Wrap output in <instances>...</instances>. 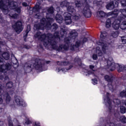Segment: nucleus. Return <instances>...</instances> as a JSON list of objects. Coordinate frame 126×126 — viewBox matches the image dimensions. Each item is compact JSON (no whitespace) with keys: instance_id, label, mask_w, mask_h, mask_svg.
I'll return each mask as SVG.
<instances>
[{"instance_id":"f257e3e1","label":"nucleus","mask_w":126,"mask_h":126,"mask_svg":"<svg viewBox=\"0 0 126 126\" xmlns=\"http://www.w3.org/2000/svg\"><path fill=\"white\" fill-rule=\"evenodd\" d=\"M61 30L60 33L56 32L54 35L51 33L42 34L39 31L36 32L34 34L36 39H38L39 41L42 42L43 45L47 49H54L58 52H64V51H74L75 48H79L81 44V42L78 40L76 42L75 45L71 43V42H74L75 39L78 36V33L76 32L75 30H72L69 33L67 37V32H66V28L64 26L61 27Z\"/></svg>"},{"instance_id":"f03ea898","label":"nucleus","mask_w":126,"mask_h":126,"mask_svg":"<svg viewBox=\"0 0 126 126\" xmlns=\"http://www.w3.org/2000/svg\"><path fill=\"white\" fill-rule=\"evenodd\" d=\"M38 2H36V5L32 9V12L35 14L34 18L38 19H41V17L40 16V12L41 10H44L41 7V1L42 2L43 0H37ZM75 5L76 7H81L83 10L81 12L85 16L89 18L91 17L92 13L90 10V5H91V2L89 0H76L75 1Z\"/></svg>"},{"instance_id":"7ed1b4c3","label":"nucleus","mask_w":126,"mask_h":126,"mask_svg":"<svg viewBox=\"0 0 126 126\" xmlns=\"http://www.w3.org/2000/svg\"><path fill=\"white\" fill-rule=\"evenodd\" d=\"M49 14L46 15V19L45 18H42L40 20V23L38 24H35L34 25L33 29L34 30H44V29H47V30H50L51 29V31H56L58 29V25L56 23H54L51 25L52 23L54 22V19L52 18L51 17H49V15L52 16L54 15V7H50V8L47 9Z\"/></svg>"},{"instance_id":"20e7f679","label":"nucleus","mask_w":126,"mask_h":126,"mask_svg":"<svg viewBox=\"0 0 126 126\" xmlns=\"http://www.w3.org/2000/svg\"><path fill=\"white\" fill-rule=\"evenodd\" d=\"M60 6L61 7H67L68 12L65 13L64 16H65V22L67 25H69L71 23V18L76 21L80 19V15L75 11L74 7L70 5V3L66 1H63L60 3Z\"/></svg>"},{"instance_id":"39448f33","label":"nucleus","mask_w":126,"mask_h":126,"mask_svg":"<svg viewBox=\"0 0 126 126\" xmlns=\"http://www.w3.org/2000/svg\"><path fill=\"white\" fill-rule=\"evenodd\" d=\"M18 4H21V2L18 3L14 1L13 0H1L0 1V9H1L4 14H7L10 9H14L17 13L21 12V8L22 6L18 7Z\"/></svg>"},{"instance_id":"423d86ee","label":"nucleus","mask_w":126,"mask_h":126,"mask_svg":"<svg viewBox=\"0 0 126 126\" xmlns=\"http://www.w3.org/2000/svg\"><path fill=\"white\" fill-rule=\"evenodd\" d=\"M45 61L36 59L34 63L29 62L25 64V69L28 70L27 72H30L32 70V68H35L39 72L45 71L48 69V66L45 64Z\"/></svg>"},{"instance_id":"0eeeda50","label":"nucleus","mask_w":126,"mask_h":126,"mask_svg":"<svg viewBox=\"0 0 126 126\" xmlns=\"http://www.w3.org/2000/svg\"><path fill=\"white\" fill-rule=\"evenodd\" d=\"M104 95L103 96V103L106 107H108L109 111L110 112H115V109L113 107V104H114L115 107H120L121 105H125L126 106V100H120L119 99H114L113 101L110 99V94L108 92H104Z\"/></svg>"},{"instance_id":"6e6552de","label":"nucleus","mask_w":126,"mask_h":126,"mask_svg":"<svg viewBox=\"0 0 126 126\" xmlns=\"http://www.w3.org/2000/svg\"><path fill=\"white\" fill-rule=\"evenodd\" d=\"M121 14L118 19L115 18L112 23V27L115 30H118L121 28L122 30L126 29V9H120Z\"/></svg>"},{"instance_id":"1a4fd4ad","label":"nucleus","mask_w":126,"mask_h":126,"mask_svg":"<svg viewBox=\"0 0 126 126\" xmlns=\"http://www.w3.org/2000/svg\"><path fill=\"white\" fill-rule=\"evenodd\" d=\"M5 44V41H0V46H4ZM1 51H0V55H1ZM11 67H12L11 63H4L3 59L0 57V79L1 80H2L3 78L4 80H9L8 76L6 75V70H9V69H11Z\"/></svg>"},{"instance_id":"9d476101","label":"nucleus","mask_w":126,"mask_h":126,"mask_svg":"<svg viewBox=\"0 0 126 126\" xmlns=\"http://www.w3.org/2000/svg\"><path fill=\"white\" fill-rule=\"evenodd\" d=\"M109 35L106 32H101L100 38L97 44L102 49V52L104 54H108L110 52V45L111 43L109 42Z\"/></svg>"},{"instance_id":"9b49d317","label":"nucleus","mask_w":126,"mask_h":126,"mask_svg":"<svg viewBox=\"0 0 126 126\" xmlns=\"http://www.w3.org/2000/svg\"><path fill=\"white\" fill-rule=\"evenodd\" d=\"M2 87H4V84H0V104H2V102H3V99H5L6 103L9 104V106H11V108H13L14 109L15 108V105L12 104V100H11V97L8 94V93H5L2 90Z\"/></svg>"},{"instance_id":"f8f14e48","label":"nucleus","mask_w":126,"mask_h":126,"mask_svg":"<svg viewBox=\"0 0 126 126\" xmlns=\"http://www.w3.org/2000/svg\"><path fill=\"white\" fill-rule=\"evenodd\" d=\"M74 65H79L80 66H82L83 67V73L84 75H89L90 74H94V70H93V68H94V66L93 65H90V69H88V67H86L85 65H82L81 63V60L79 59V57H77L75 58L74 60Z\"/></svg>"},{"instance_id":"ddd939ff","label":"nucleus","mask_w":126,"mask_h":126,"mask_svg":"<svg viewBox=\"0 0 126 126\" xmlns=\"http://www.w3.org/2000/svg\"><path fill=\"white\" fill-rule=\"evenodd\" d=\"M57 65H60L61 66H68L69 68H66L64 67L62 68L61 67H56L55 69V71L57 73L59 72H63V73H65V72H67L69 69L73 66V65H72L70 63H69L67 61H64V62H60L58 61L57 62Z\"/></svg>"},{"instance_id":"4468645a","label":"nucleus","mask_w":126,"mask_h":126,"mask_svg":"<svg viewBox=\"0 0 126 126\" xmlns=\"http://www.w3.org/2000/svg\"><path fill=\"white\" fill-rule=\"evenodd\" d=\"M120 13V11L118 9H115L113 12H110L108 13L107 14H106L104 11H98L96 13V17L97 18H99V19H101L102 18H104L105 16H107V17H109V16H110V15H114V16H118V14Z\"/></svg>"},{"instance_id":"2eb2a0df","label":"nucleus","mask_w":126,"mask_h":126,"mask_svg":"<svg viewBox=\"0 0 126 126\" xmlns=\"http://www.w3.org/2000/svg\"><path fill=\"white\" fill-rule=\"evenodd\" d=\"M104 79H105L106 81L108 82V84L107 85L108 87L109 88V90L113 92L116 88V86L115 84V81H114V78L112 75L109 76L106 75L104 76Z\"/></svg>"},{"instance_id":"dca6fc26","label":"nucleus","mask_w":126,"mask_h":126,"mask_svg":"<svg viewBox=\"0 0 126 126\" xmlns=\"http://www.w3.org/2000/svg\"><path fill=\"white\" fill-rule=\"evenodd\" d=\"M12 27L18 34L23 31V26L22 25V23L20 21H18L15 25H12Z\"/></svg>"},{"instance_id":"f3484780","label":"nucleus","mask_w":126,"mask_h":126,"mask_svg":"<svg viewBox=\"0 0 126 126\" xmlns=\"http://www.w3.org/2000/svg\"><path fill=\"white\" fill-rule=\"evenodd\" d=\"M95 53L96 54L93 55V59L94 61H96V60L98 59V57H102V56H103V54H105L103 51L102 52V47L100 48V46H99L96 47ZM109 53H110V52L107 54H105V55L109 54Z\"/></svg>"},{"instance_id":"a211bd4d","label":"nucleus","mask_w":126,"mask_h":126,"mask_svg":"<svg viewBox=\"0 0 126 126\" xmlns=\"http://www.w3.org/2000/svg\"><path fill=\"white\" fill-rule=\"evenodd\" d=\"M121 0H114L110 2L106 5L107 9L113 10L115 7H118V6H119V2L118 1H121Z\"/></svg>"},{"instance_id":"6ab92c4d","label":"nucleus","mask_w":126,"mask_h":126,"mask_svg":"<svg viewBox=\"0 0 126 126\" xmlns=\"http://www.w3.org/2000/svg\"><path fill=\"white\" fill-rule=\"evenodd\" d=\"M15 102L18 106H22L23 107H27V103L23 99L19 96H15Z\"/></svg>"},{"instance_id":"aec40b11","label":"nucleus","mask_w":126,"mask_h":126,"mask_svg":"<svg viewBox=\"0 0 126 126\" xmlns=\"http://www.w3.org/2000/svg\"><path fill=\"white\" fill-rule=\"evenodd\" d=\"M6 86L5 88L7 90L8 92H4L5 93H8V94L12 95L13 93H14V86H13V83L12 82H8L6 84ZM9 89H13L12 91L10 90L8 91Z\"/></svg>"},{"instance_id":"412c9836","label":"nucleus","mask_w":126,"mask_h":126,"mask_svg":"<svg viewBox=\"0 0 126 126\" xmlns=\"http://www.w3.org/2000/svg\"><path fill=\"white\" fill-rule=\"evenodd\" d=\"M114 116L115 117V123L117 122H121L123 124H126V117L125 116H120V113L119 112H117L115 113Z\"/></svg>"},{"instance_id":"4be33fe9","label":"nucleus","mask_w":126,"mask_h":126,"mask_svg":"<svg viewBox=\"0 0 126 126\" xmlns=\"http://www.w3.org/2000/svg\"><path fill=\"white\" fill-rule=\"evenodd\" d=\"M0 23L2 24V26L5 27V28H7L9 26V23L3 19V16L2 14L0 13Z\"/></svg>"},{"instance_id":"5701e85b","label":"nucleus","mask_w":126,"mask_h":126,"mask_svg":"<svg viewBox=\"0 0 126 126\" xmlns=\"http://www.w3.org/2000/svg\"><path fill=\"white\" fill-rule=\"evenodd\" d=\"M115 17H111L106 20L105 23V26L106 28H110V27L112 26V24L113 25V22L115 21Z\"/></svg>"},{"instance_id":"b1692460","label":"nucleus","mask_w":126,"mask_h":126,"mask_svg":"<svg viewBox=\"0 0 126 126\" xmlns=\"http://www.w3.org/2000/svg\"><path fill=\"white\" fill-rule=\"evenodd\" d=\"M21 117H24L25 118V125H30L32 124V122L29 119V117L27 116L26 113H23L21 115Z\"/></svg>"},{"instance_id":"393cba45","label":"nucleus","mask_w":126,"mask_h":126,"mask_svg":"<svg viewBox=\"0 0 126 126\" xmlns=\"http://www.w3.org/2000/svg\"><path fill=\"white\" fill-rule=\"evenodd\" d=\"M31 30V27L30 26V25H28L27 27V30L26 31V33L24 34V40L26 42V38H27V36H28V33H29V32Z\"/></svg>"},{"instance_id":"a878e982","label":"nucleus","mask_w":126,"mask_h":126,"mask_svg":"<svg viewBox=\"0 0 126 126\" xmlns=\"http://www.w3.org/2000/svg\"><path fill=\"white\" fill-rule=\"evenodd\" d=\"M55 19L58 23H63V17L62 15L57 14L55 17Z\"/></svg>"},{"instance_id":"bb28decb","label":"nucleus","mask_w":126,"mask_h":126,"mask_svg":"<svg viewBox=\"0 0 126 126\" xmlns=\"http://www.w3.org/2000/svg\"><path fill=\"white\" fill-rule=\"evenodd\" d=\"M2 57L6 61L9 60V54H8V53H7V52L3 53V54L2 55Z\"/></svg>"},{"instance_id":"cd10ccee","label":"nucleus","mask_w":126,"mask_h":126,"mask_svg":"<svg viewBox=\"0 0 126 126\" xmlns=\"http://www.w3.org/2000/svg\"><path fill=\"white\" fill-rule=\"evenodd\" d=\"M119 32H111V35L113 38H117L119 36Z\"/></svg>"},{"instance_id":"c85d7f7f","label":"nucleus","mask_w":126,"mask_h":126,"mask_svg":"<svg viewBox=\"0 0 126 126\" xmlns=\"http://www.w3.org/2000/svg\"><path fill=\"white\" fill-rule=\"evenodd\" d=\"M19 15L16 13L14 14L11 13L9 14V16L11 17V18H13L14 19H16L17 18H18Z\"/></svg>"},{"instance_id":"c756f323","label":"nucleus","mask_w":126,"mask_h":126,"mask_svg":"<svg viewBox=\"0 0 126 126\" xmlns=\"http://www.w3.org/2000/svg\"><path fill=\"white\" fill-rule=\"evenodd\" d=\"M120 112L121 114H125L126 112V108L125 106H120Z\"/></svg>"},{"instance_id":"7c9ffc66","label":"nucleus","mask_w":126,"mask_h":126,"mask_svg":"<svg viewBox=\"0 0 126 126\" xmlns=\"http://www.w3.org/2000/svg\"><path fill=\"white\" fill-rule=\"evenodd\" d=\"M37 48L38 53H41V52H42L43 50H44L43 48V45L41 44L39 46H37Z\"/></svg>"},{"instance_id":"2f4dec72","label":"nucleus","mask_w":126,"mask_h":126,"mask_svg":"<svg viewBox=\"0 0 126 126\" xmlns=\"http://www.w3.org/2000/svg\"><path fill=\"white\" fill-rule=\"evenodd\" d=\"M121 40L123 44H126V36L121 37Z\"/></svg>"},{"instance_id":"473e14b6","label":"nucleus","mask_w":126,"mask_h":126,"mask_svg":"<svg viewBox=\"0 0 126 126\" xmlns=\"http://www.w3.org/2000/svg\"><path fill=\"white\" fill-rule=\"evenodd\" d=\"M121 3L122 6H126V0H121Z\"/></svg>"},{"instance_id":"72a5a7b5","label":"nucleus","mask_w":126,"mask_h":126,"mask_svg":"<svg viewBox=\"0 0 126 126\" xmlns=\"http://www.w3.org/2000/svg\"><path fill=\"white\" fill-rule=\"evenodd\" d=\"M4 38L6 39H9V37H10V35H9L7 32H5L3 35Z\"/></svg>"},{"instance_id":"f704fd0d","label":"nucleus","mask_w":126,"mask_h":126,"mask_svg":"<svg viewBox=\"0 0 126 126\" xmlns=\"http://www.w3.org/2000/svg\"><path fill=\"white\" fill-rule=\"evenodd\" d=\"M93 84L94 85H96L97 83H98V81H97V79H93Z\"/></svg>"},{"instance_id":"c9c22d12","label":"nucleus","mask_w":126,"mask_h":126,"mask_svg":"<svg viewBox=\"0 0 126 126\" xmlns=\"http://www.w3.org/2000/svg\"><path fill=\"white\" fill-rule=\"evenodd\" d=\"M94 4H95V5H99V4H101V1L95 0L94 1Z\"/></svg>"},{"instance_id":"e433bc0d","label":"nucleus","mask_w":126,"mask_h":126,"mask_svg":"<svg viewBox=\"0 0 126 126\" xmlns=\"http://www.w3.org/2000/svg\"><path fill=\"white\" fill-rule=\"evenodd\" d=\"M8 126H13L12 124V122L10 120V118H8Z\"/></svg>"},{"instance_id":"4c0bfd02","label":"nucleus","mask_w":126,"mask_h":126,"mask_svg":"<svg viewBox=\"0 0 126 126\" xmlns=\"http://www.w3.org/2000/svg\"><path fill=\"white\" fill-rule=\"evenodd\" d=\"M33 126H41V125L40 124V122H35Z\"/></svg>"},{"instance_id":"58836bf2","label":"nucleus","mask_w":126,"mask_h":126,"mask_svg":"<svg viewBox=\"0 0 126 126\" xmlns=\"http://www.w3.org/2000/svg\"><path fill=\"white\" fill-rule=\"evenodd\" d=\"M22 5H23V6L26 7V6H28V4L27 3H26V2H23L22 3Z\"/></svg>"},{"instance_id":"ea45409f","label":"nucleus","mask_w":126,"mask_h":126,"mask_svg":"<svg viewBox=\"0 0 126 126\" xmlns=\"http://www.w3.org/2000/svg\"><path fill=\"white\" fill-rule=\"evenodd\" d=\"M87 38H84L83 39V43H85L86 42H87Z\"/></svg>"},{"instance_id":"a19ab883","label":"nucleus","mask_w":126,"mask_h":126,"mask_svg":"<svg viewBox=\"0 0 126 126\" xmlns=\"http://www.w3.org/2000/svg\"><path fill=\"white\" fill-rule=\"evenodd\" d=\"M25 48H26V49H27V50H28V49H30V46H29V45H25Z\"/></svg>"},{"instance_id":"79ce46f5","label":"nucleus","mask_w":126,"mask_h":126,"mask_svg":"<svg viewBox=\"0 0 126 126\" xmlns=\"http://www.w3.org/2000/svg\"><path fill=\"white\" fill-rule=\"evenodd\" d=\"M123 48V45L121 44L118 46V49H122Z\"/></svg>"},{"instance_id":"37998d69","label":"nucleus","mask_w":126,"mask_h":126,"mask_svg":"<svg viewBox=\"0 0 126 126\" xmlns=\"http://www.w3.org/2000/svg\"><path fill=\"white\" fill-rule=\"evenodd\" d=\"M2 111H3V109L0 107V114L2 112Z\"/></svg>"},{"instance_id":"c03bdc74","label":"nucleus","mask_w":126,"mask_h":126,"mask_svg":"<svg viewBox=\"0 0 126 126\" xmlns=\"http://www.w3.org/2000/svg\"><path fill=\"white\" fill-rule=\"evenodd\" d=\"M3 124V123L1 121H0V126H1V125H2Z\"/></svg>"},{"instance_id":"a18cd8bd","label":"nucleus","mask_w":126,"mask_h":126,"mask_svg":"<svg viewBox=\"0 0 126 126\" xmlns=\"http://www.w3.org/2000/svg\"><path fill=\"white\" fill-rule=\"evenodd\" d=\"M50 63V61H47V62H46V63Z\"/></svg>"},{"instance_id":"49530a36","label":"nucleus","mask_w":126,"mask_h":126,"mask_svg":"<svg viewBox=\"0 0 126 126\" xmlns=\"http://www.w3.org/2000/svg\"><path fill=\"white\" fill-rule=\"evenodd\" d=\"M15 60L16 63H17V60L16 58H15Z\"/></svg>"},{"instance_id":"de8ad7c7","label":"nucleus","mask_w":126,"mask_h":126,"mask_svg":"<svg viewBox=\"0 0 126 126\" xmlns=\"http://www.w3.org/2000/svg\"><path fill=\"white\" fill-rule=\"evenodd\" d=\"M13 63L14 64H15V65L17 64V63Z\"/></svg>"},{"instance_id":"09e8293b","label":"nucleus","mask_w":126,"mask_h":126,"mask_svg":"<svg viewBox=\"0 0 126 126\" xmlns=\"http://www.w3.org/2000/svg\"><path fill=\"white\" fill-rule=\"evenodd\" d=\"M101 121H103V118H100Z\"/></svg>"},{"instance_id":"8fccbe9b","label":"nucleus","mask_w":126,"mask_h":126,"mask_svg":"<svg viewBox=\"0 0 126 126\" xmlns=\"http://www.w3.org/2000/svg\"><path fill=\"white\" fill-rule=\"evenodd\" d=\"M14 72H15L14 71H13V73H14Z\"/></svg>"},{"instance_id":"3c124183","label":"nucleus","mask_w":126,"mask_h":126,"mask_svg":"<svg viewBox=\"0 0 126 126\" xmlns=\"http://www.w3.org/2000/svg\"><path fill=\"white\" fill-rule=\"evenodd\" d=\"M42 12H45V11H42Z\"/></svg>"},{"instance_id":"603ef678","label":"nucleus","mask_w":126,"mask_h":126,"mask_svg":"<svg viewBox=\"0 0 126 126\" xmlns=\"http://www.w3.org/2000/svg\"><path fill=\"white\" fill-rule=\"evenodd\" d=\"M17 66H18V65H17Z\"/></svg>"}]
</instances>
